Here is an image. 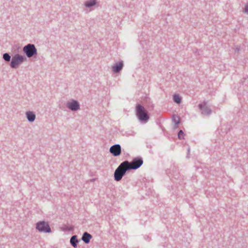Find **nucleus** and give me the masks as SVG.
Listing matches in <instances>:
<instances>
[{"mask_svg": "<svg viewBox=\"0 0 248 248\" xmlns=\"http://www.w3.org/2000/svg\"><path fill=\"white\" fill-rule=\"evenodd\" d=\"M172 121L175 124V126H177L180 123L179 117L177 116L173 115L172 117Z\"/></svg>", "mask_w": 248, "mask_h": 248, "instance_id": "16", "label": "nucleus"}, {"mask_svg": "<svg viewBox=\"0 0 248 248\" xmlns=\"http://www.w3.org/2000/svg\"><path fill=\"white\" fill-rule=\"evenodd\" d=\"M239 50V48H238V47H236V49H235V51H238Z\"/></svg>", "mask_w": 248, "mask_h": 248, "instance_id": "20", "label": "nucleus"}, {"mask_svg": "<svg viewBox=\"0 0 248 248\" xmlns=\"http://www.w3.org/2000/svg\"><path fill=\"white\" fill-rule=\"evenodd\" d=\"M245 12L248 14V3L245 6Z\"/></svg>", "mask_w": 248, "mask_h": 248, "instance_id": "19", "label": "nucleus"}, {"mask_svg": "<svg viewBox=\"0 0 248 248\" xmlns=\"http://www.w3.org/2000/svg\"><path fill=\"white\" fill-rule=\"evenodd\" d=\"M173 99V101L177 104H180L181 102V98L178 94H174Z\"/></svg>", "mask_w": 248, "mask_h": 248, "instance_id": "15", "label": "nucleus"}, {"mask_svg": "<svg viewBox=\"0 0 248 248\" xmlns=\"http://www.w3.org/2000/svg\"><path fill=\"white\" fill-rule=\"evenodd\" d=\"M143 163L142 158L138 157L133 158L131 162L127 160L124 161L123 165H125L129 170L139 169L143 164Z\"/></svg>", "mask_w": 248, "mask_h": 248, "instance_id": "2", "label": "nucleus"}, {"mask_svg": "<svg viewBox=\"0 0 248 248\" xmlns=\"http://www.w3.org/2000/svg\"><path fill=\"white\" fill-rule=\"evenodd\" d=\"M136 114L139 121L142 123H146L149 119L147 110L140 104H137L136 107Z\"/></svg>", "mask_w": 248, "mask_h": 248, "instance_id": "1", "label": "nucleus"}, {"mask_svg": "<svg viewBox=\"0 0 248 248\" xmlns=\"http://www.w3.org/2000/svg\"><path fill=\"white\" fill-rule=\"evenodd\" d=\"M23 51L28 58H31L37 53V50L34 44H29L23 48Z\"/></svg>", "mask_w": 248, "mask_h": 248, "instance_id": "5", "label": "nucleus"}, {"mask_svg": "<svg viewBox=\"0 0 248 248\" xmlns=\"http://www.w3.org/2000/svg\"><path fill=\"white\" fill-rule=\"evenodd\" d=\"M92 238V236L91 234L87 232H84L82 235L81 239L85 244H88Z\"/></svg>", "mask_w": 248, "mask_h": 248, "instance_id": "12", "label": "nucleus"}, {"mask_svg": "<svg viewBox=\"0 0 248 248\" xmlns=\"http://www.w3.org/2000/svg\"><path fill=\"white\" fill-rule=\"evenodd\" d=\"M189 152H190V148H189V147H188V149H187V152H188V153H189Z\"/></svg>", "mask_w": 248, "mask_h": 248, "instance_id": "21", "label": "nucleus"}, {"mask_svg": "<svg viewBox=\"0 0 248 248\" xmlns=\"http://www.w3.org/2000/svg\"><path fill=\"white\" fill-rule=\"evenodd\" d=\"M66 107L68 108L73 111H76L80 108L79 102L74 99H71L68 101L66 103Z\"/></svg>", "mask_w": 248, "mask_h": 248, "instance_id": "7", "label": "nucleus"}, {"mask_svg": "<svg viewBox=\"0 0 248 248\" xmlns=\"http://www.w3.org/2000/svg\"><path fill=\"white\" fill-rule=\"evenodd\" d=\"M36 228L39 232L44 233H49L51 232V229L48 224L44 221H41L37 222L36 225Z\"/></svg>", "mask_w": 248, "mask_h": 248, "instance_id": "6", "label": "nucleus"}, {"mask_svg": "<svg viewBox=\"0 0 248 248\" xmlns=\"http://www.w3.org/2000/svg\"><path fill=\"white\" fill-rule=\"evenodd\" d=\"M25 114L26 118L30 123H32L35 121L36 115L33 112L28 111L26 112Z\"/></svg>", "mask_w": 248, "mask_h": 248, "instance_id": "11", "label": "nucleus"}, {"mask_svg": "<svg viewBox=\"0 0 248 248\" xmlns=\"http://www.w3.org/2000/svg\"><path fill=\"white\" fill-rule=\"evenodd\" d=\"M110 153L115 156H119L121 154V147L119 144L111 146L109 149Z\"/></svg>", "mask_w": 248, "mask_h": 248, "instance_id": "8", "label": "nucleus"}, {"mask_svg": "<svg viewBox=\"0 0 248 248\" xmlns=\"http://www.w3.org/2000/svg\"><path fill=\"white\" fill-rule=\"evenodd\" d=\"M124 67V62L121 61L116 62L112 66V71L116 73L120 72Z\"/></svg>", "mask_w": 248, "mask_h": 248, "instance_id": "10", "label": "nucleus"}, {"mask_svg": "<svg viewBox=\"0 0 248 248\" xmlns=\"http://www.w3.org/2000/svg\"><path fill=\"white\" fill-rule=\"evenodd\" d=\"M199 107L201 110L202 114L205 115H209L211 113V110L207 106L206 102H204L199 105Z\"/></svg>", "mask_w": 248, "mask_h": 248, "instance_id": "9", "label": "nucleus"}, {"mask_svg": "<svg viewBox=\"0 0 248 248\" xmlns=\"http://www.w3.org/2000/svg\"><path fill=\"white\" fill-rule=\"evenodd\" d=\"M3 59L6 62H9L11 60V57L8 53H5L3 54Z\"/></svg>", "mask_w": 248, "mask_h": 248, "instance_id": "17", "label": "nucleus"}, {"mask_svg": "<svg viewBox=\"0 0 248 248\" xmlns=\"http://www.w3.org/2000/svg\"><path fill=\"white\" fill-rule=\"evenodd\" d=\"M26 60V58L19 54H16L12 57L10 66L12 68L16 69L19 65Z\"/></svg>", "mask_w": 248, "mask_h": 248, "instance_id": "4", "label": "nucleus"}, {"mask_svg": "<svg viewBox=\"0 0 248 248\" xmlns=\"http://www.w3.org/2000/svg\"><path fill=\"white\" fill-rule=\"evenodd\" d=\"M78 242L77 235H73L70 239V243L74 248H77Z\"/></svg>", "mask_w": 248, "mask_h": 248, "instance_id": "14", "label": "nucleus"}, {"mask_svg": "<svg viewBox=\"0 0 248 248\" xmlns=\"http://www.w3.org/2000/svg\"><path fill=\"white\" fill-rule=\"evenodd\" d=\"M184 135H185L184 133L183 132V131L182 130H181L179 131V132L178 133V137L180 140L184 139Z\"/></svg>", "mask_w": 248, "mask_h": 248, "instance_id": "18", "label": "nucleus"}, {"mask_svg": "<svg viewBox=\"0 0 248 248\" xmlns=\"http://www.w3.org/2000/svg\"><path fill=\"white\" fill-rule=\"evenodd\" d=\"M97 3V0H88L84 2V6L87 8L94 6Z\"/></svg>", "mask_w": 248, "mask_h": 248, "instance_id": "13", "label": "nucleus"}, {"mask_svg": "<svg viewBox=\"0 0 248 248\" xmlns=\"http://www.w3.org/2000/svg\"><path fill=\"white\" fill-rule=\"evenodd\" d=\"M123 162L118 166L114 172V180L116 181H120L123 176L125 174L126 171L129 170L126 167V166L124 165H123Z\"/></svg>", "mask_w": 248, "mask_h": 248, "instance_id": "3", "label": "nucleus"}]
</instances>
